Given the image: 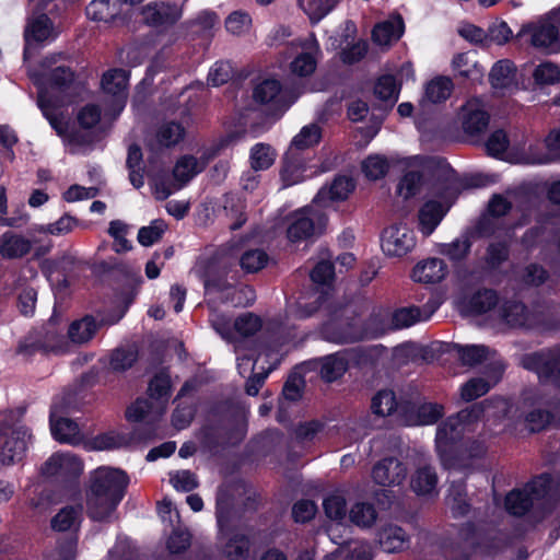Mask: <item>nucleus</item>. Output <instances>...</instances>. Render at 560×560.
I'll return each instance as SVG.
<instances>
[{
    "label": "nucleus",
    "mask_w": 560,
    "mask_h": 560,
    "mask_svg": "<svg viewBox=\"0 0 560 560\" xmlns=\"http://www.w3.org/2000/svg\"><path fill=\"white\" fill-rule=\"evenodd\" d=\"M521 364L537 373L540 380L551 381L560 387V348L525 354Z\"/></svg>",
    "instance_id": "9d476101"
},
{
    "label": "nucleus",
    "mask_w": 560,
    "mask_h": 560,
    "mask_svg": "<svg viewBox=\"0 0 560 560\" xmlns=\"http://www.w3.org/2000/svg\"><path fill=\"white\" fill-rule=\"evenodd\" d=\"M443 415V406L435 402L421 405L407 402L401 404L399 408V421L407 427L430 425L435 423Z\"/></svg>",
    "instance_id": "4468645a"
},
{
    "label": "nucleus",
    "mask_w": 560,
    "mask_h": 560,
    "mask_svg": "<svg viewBox=\"0 0 560 560\" xmlns=\"http://www.w3.org/2000/svg\"><path fill=\"white\" fill-rule=\"evenodd\" d=\"M500 318L511 327L530 326L532 320L526 306L516 301H508L499 308Z\"/></svg>",
    "instance_id": "c9c22d12"
},
{
    "label": "nucleus",
    "mask_w": 560,
    "mask_h": 560,
    "mask_svg": "<svg viewBox=\"0 0 560 560\" xmlns=\"http://www.w3.org/2000/svg\"><path fill=\"white\" fill-rule=\"evenodd\" d=\"M206 161L199 160L194 155L180 156L173 167V186L180 189L187 185L195 176L206 168Z\"/></svg>",
    "instance_id": "393cba45"
},
{
    "label": "nucleus",
    "mask_w": 560,
    "mask_h": 560,
    "mask_svg": "<svg viewBox=\"0 0 560 560\" xmlns=\"http://www.w3.org/2000/svg\"><path fill=\"white\" fill-rule=\"evenodd\" d=\"M407 477V467L396 457H386L376 463L372 469V478L382 487L400 486Z\"/></svg>",
    "instance_id": "6ab92c4d"
},
{
    "label": "nucleus",
    "mask_w": 560,
    "mask_h": 560,
    "mask_svg": "<svg viewBox=\"0 0 560 560\" xmlns=\"http://www.w3.org/2000/svg\"><path fill=\"white\" fill-rule=\"evenodd\" d=\"M304 166L295 158L292 150L285 154L283 159V166L281 168V178L284 186H292L303 178Z\"/></svg>",
    "instance_id": "6e6d98bb"
},
{
    "label": "nucleus",
    "mask_w": 560,
    "mask_h": 560,
    "mask_svg": "<svg viewBox=\"0 0 560 560\" xmlns=\"http://www.w3.org/2000/svg\"><path fill=\"white\" fill-rule=\"evenodd\" d=\"M529 35L530 44L536 48L550 49L557 45L559 31L550 21H539L524 28Z\"/></svg>",
    "instance_id": "a878e982"
},
{
    "label": "nucleus",
    "mask_w": 560,
    "mask_h": 560,
    "mask_svg": "<svg viewBox=\"0 0 560 560\" xmlns=\"http://www.w3.org/2000/svg\"><path fill=\"white\" fill-rule=\"evenodd\" d=\"M498 304V295L491 289L475 292L468 300L467 307L474 314H485Z\"/></svg>",
    "instance_id": "603ef678"
},
{
    "label": "nucleus",
    "mask_w": 560,
    "mask_h": 560,
    "mask_svg": "<svg viewBox=\"0 0 560 560\" xmlns=\"http://www.w3.org/2000/svg\"><path fill=\"white\" fill-rule=\"evenodd\" d=\"M32 241L22 234L7 231L0 236V256L3 259H21L32 250Z\"/></svg>",
    "instance_id": "5701e85b"
},
{
    "label": "nucleus",
    "mask_w": 560,
    "mask_h": 560,
    "mask_svg": "<svg viewBox=\"0 0 560 560\" xmlns=\"http://www.w3.org/2000/svg\"><path fill=\"white\" fill-rule=\"evenodd\" d=\"M546 152H533L534 145L523 154L525 164H547L560 159V129L552 130L542 141Z\"/></svg>",
    "instance_id": "c85d7f7f"
},
{
    "label": "nucleus",
    "mask_w": 560,
    "mask_h": 560,
    "mask_svg": "<svg viewBox=\"0 0 560 560\" xmlns=\"http://www.w3.org/2000/svg\"><path fill=\"white\" fill-rule=\"evenodd\" d=\"M82 471V460L72 453H55L42 466L44 476L61 479L78 478Z\"/></svg>",
    "instance_id": "f3484780"
},
{
    "label": "nucleus",
    "mask_w": 560,
    "mask_h": 560,
    "mask_svg": "<svg viewBox=\"0 0 560 560\" xmlns=\"http://www.w3.org/2000/svg\"><path fill=\"white\" fill-rule=\"evenodd\" d=\"M494 352H491L485 346H463L458 349V355L464 365L475 366L483 361L490 360V364L495 361L492 355Z\"/></svg>",
    "instance_id": "5fc2aeb1"
},
{
    "label": "nucleus",
    "mask_w": 560,
    "mask_h": 560,
    "mask_svg": "<svg viewBox=\"0 0 560 560\" xmlns=\"http://www.w3.org/2000/svg\"><path fill=\"white\" fill-rule=\"evenodd\" d=\"M404 33V21L395 16L375 25L372 32V39L380 46H389L397 42Z\"/></svg>",
    "instance_id": "2f4dec72"
},
{
    "label": "nucleus",
    "mask_w": 560,
    "mask_h": 560,
    "mask_svg": "<svg viewBox=\"0 0 560 560\" xmlns=\"http://www.w3.org/2000/svg\"><path fill=\"white\" fill-rule=\"evenodd\" d=\"M149 399H137L126 411L129 421L155 420L161 417L171 394V376L166 371L154 375L149 383Z\"/></svg>",
    "instance_id": "20e7f679"
},
{
    "label": "nucleus",
    "mask_w": 560,
    "mask_h": 560,
    "mask_svg": "<svg viewBox=\"0 0 560 560\" xmlns=\"http://www.w3.org/2000/svg\"><path fill=\"white\" fill-rule=\"evenodd\" d=\"M470 246L471 244L467 237L456 238L451 243L442 244L439 253L453 261H459L468 255Z\"/></svg>",
    "instance_id": "774afa93"
},
{
    "label": "nucleus",
    "mask_w": 560,
    "mask_h": 560,
    "mask_svg": "<svg viewBox=\"0 0 560 560\" xmlns=\"http://www.w3.org/2000/svg\"><path fill=\"white\" fill-rule=\"evenodd\" d=\"M138 360V350L135 346L115 349L109 357V369L114 372H124L130 369Z\"/></svg>",
    "instance_id": "3c124183"
},
{
    "label": "nucleus",
    "mask_w": 560,
    "mask_h": 560,
    "mask_svg": "<svg viewBox=\"0 0 560 560\" xmlns=\"http://www.w3.org/2000/svg\"><path fill=\"white\" fill-rule=\"evenodd\" d=\"M548 478L538 477L523 489L512 490L505 498L506 511L515 516L524 515L535 501L547 492Z\"/></svg>",
    "instance_id": "1a4fd4ad"
},
{
    "label": "nucleus",
    "mask_w": 560,
    "mask_h": 560,
    "mask_svg": "<svg viewBox=\"0 0 560 560\" xmlns=\"http://www.w3.org/2000/svg\"><path fill=\"white\" fill-rule=\"evenodd\" d=\"M322 138V129L316 124L304 126L301 131L293 138L290 150H305L319 142Z\"/></svg>",
    "instance_id": "13d9d810"
},
{
    "label": "nucleus",
    "mask_w": 560,
    "mask_h": 560,
    "mask_svg": "<svg viewBox=\"0 0 560 560\" xmlns=\"http://www.w3.org/2000/svg\"><path fill=\"white\" fill-rule=\"evenodd\" d=\"M423 158L419 155L405 158L399 161L405 171L397 185V195L401 198L409 199L420 191L423 177Z\"/></svg>",
    "instance_id": "a211bd4d"
},
{
    "label": "nucleus",
    "mask_w": 560,
    "mask_h": 560,
    "mask_svg": "<svg viewBox=\"0 0 560 560\" xmlns=\"http://www.w3.org/2000/svg\"><path fill=\"white\" fill-rule=\"evenodd\" d=\"M399 408L400 406L397 404L396 396L392 390H380L372 398L371 409L376 416L387 417L397 411L399 417Z\"/></svg>",
    "instance_id": "8fccbe9b"
},
{
    "label": "nucleus",
    "mask_w": 560,
    "mask_h": 560,
    "mask_svg": "<svg viewBox=\"0 0 560 560\" xmlns=\"http://www.w3.org/2000/svg\"><path fill=\"white\" fill-rule=\"evenodd\" d=\"M253 98L260 105L268 106L269 110L283 112L294 102L290 92L282 89L276 79H266L255 85Z\"/></svg>",
    "instance_id": "ddd939ff"
},
{
    "label": "nucleus",
    "mask_w": 560,
    "mask_h": 560,
    "mask_svg": "<svg viewBox=\"0 0 560 560\" xmlns=\"http://www.w3.org/2000/svg\"><path fill=\"white\" fill-rule=\"evenodd\" d=\"M381 331L364 327L359 318L350 323H330L325 327V338L336 343H348L375 337Z\"/></svg>",
    "instance_id": "dca6fc26"
},
{
    "label": "nucleus",
    "mask_w": 560,
    "mask_h": 560,
    "mask_svg": "<svg viewBox=\"0 0 560 560\" xmlns=\"http://www.w3.org/2000/svg\"><path fill=\"white\" fill-rule=\"evenodd\" d=\"M303 52L298 55L291 62V70L294 74L306 77L316 69L317 56L319 55V45L313 35L302 44Z\"/></svg>",
    "instance_id": "b1692460"
},
{
    "label": "nucleus",
    "mask_w": 560,
    "mask_h": 560,
    "mask_svg": "<svg viewBox=\"0 0 560 560\" xmlns=\"http://www.w3.org/2000/svg\"><path fill=\"white\" fill-rule=\"evenodd\" d=\"M97 330V325L93 317L85 316L80 320L73 322L68 330L70 340L73 343H85L90 341Z\"/></svg>",
    "instance_id": "49530a36"
},
{
    "label": "nucleus",
    "mask_w": 560,
    "mask_h": 560,
    "mask_svg": "<svg viewBox=\"0 0 560 560\" xmlns=\"http://www.w3.org/2000/svg\"><path fill=\"white\" fill-rule=\"evenodd\" d=\"M339 0H299L301 9L308 15L313 23L325 18Z\"/></svg>",
    "instance_id": "4d7b16f0"
},
{
    "label": "nucleus",
    "mask_w": 560,
    "mask_h": 560,
    "mask_svg": "<svg viewBox=\"0 0 560 560\" xmlns=\"http://www.w3.org/2000/svg\"><path fill=\"white\" fill-rule=\"evenodd\" d=\"M269 257L264 249L254 248L244 252L240 258L241 268L248 273L258 272L268 264Z\"/></svg>",
    "instance_id": "680f3d73"
},
{
    "label": "nucleus",
    "mask_w": 560,
    "mask_h": 560,
    "mask_svg": "<svg viewBox=\"0 0 560 560\" xmlns=\"http://www.w3.org/2000/svg\"><path fill=\"white\" fill-rule=\"evenodd\" d=\"M381 240L382 250L388 257H402L410 253L417 244L413 230L404 223L386 228Z\"/></svg>",
    "instance_id": "9b49d317"
},
{
    "label": "nucleus",
    "mask_w": 560,
    "mask_h": 560,
    "mask_svg": "<svg viewBox=\"0 0 560 560\" xmlns=\"http://www.w3.org/2000/svg\"><path fill=\"white\" fill-rule=\"evenodd\" d=\"M30 438L26 430H13L1 448V462L5 465L20 462L25 454Z\"/></svg>",
    "instance_id": "bb28decb"
},
{
    "label": "nucleus",
    "mask_w": 560,
    "mask_h": 560,
    "mask_svg": "<svg viewBox=\"0 0 560 560\" xmlns=\"http://www.w3.org/2000/svg\"><path fill=\"white\" fill-rule=\"evenodd\" d=\"M489 77L494 89H506L515 82V68L508 59L499 60L493 65Z\"/></svg>",
    "instance_id": "37998d69"
},
{
    "label": "nucleus",
    "mask_w": 560,
    "mask_h": 560,
    "mask_svg": "<svg viewBox=\"0 0 560 560\" xmlns=\"http://www.w3.org/2000/svg\"><path fill=\"white\" fill-rule=\"evenodd\" d=\"M128 72L122 69H113L104 73L102 88L107 94L117 97V103L122 108L126 100V90L128 85Z\"/></svg>",
    "instance_id": "473e14b6"
},
{
    "label": "nucleus",
    "mask_w": 560,
    "mask_h": 560,
    "mask_svg": "<svg viewBox=\"0 0 560 560\" xmlns=\"http://www.w3.org/2000/svg\"><path fill=\"white\" fill-rule=\"evenodd\" d=\"M277 156L276 150L267 143H257L250 150L249 161L253 171L268 170Z\"/></svg>",
    "instance_id": "09e8293b"
},
{
    "label": "nucleus",
    "mask_w": 560,
    "mask_h": 560,
    "mask_svg": "<svg viewBox=\"0 0 560 560\" xmlns=\"http://www.w3.org/2000/svg\"><path fill=\"white\" fill-rule=\"evenodd\" d=\"M448 273L447 265L440 258H427L419 261L411 271V279L415 282L424 284L439 283Z\"/></svg>",
    "instance_id": "4be33fe9"
},
{
    "label": "nucleus",
    "mask_w": 560,
    "mask_h": 560,
    "mask_svg": "<svg viewBox=\"0 0 560 560\" xmlns=\"http://www.w3.org/2000/svg\"><path fill=\"white\" fill-rule=\"evenodd\" d=\"M56 35L52 22L46 14L34 16L28 21L24 32L26 48L32 43H42L56 37Z\"/></svg>",
    "instance_id": "7c9ffc66"
},
{
    "label": "nucleus",
    "mask_w": 560,
    "mask_h": 560,
    "mask_svg": "<svg viewBox=\"0 0 560 560\" xmlns=\"http://www.w3.org/2000/svg\"><path fill=\"white\" fill-rule=\"evenodd\" d=\"M377 542L385 552H401L409 546V536L401 527L388 524L380 529Z\"/></svg>",
    "instance_id": "c756f323"
},
{
    "label": "nucleus",
    "mask_w": 560,
    "mask_h": 560,
    "mask_svg": "<svg viewBox=\"0 0 560 560\" xmlns=\"http://www.w3.org/2000/svg\"><path fill=\"white\" fill-rule=\"evenodd\" d=\"M374 93L380 100L394 104L399 93L395 78L389 74L381 77L375 84Z\"/></svg>",
    "instance_id": "338daca9"
},
{
    "label": "nucleus",
    "mask_w": 560,
    "mask_h": 560,
    "mask_svg": "<svg viewBox=\"0 0 560 560\" xmlns=\"http://www.w3.org/2000/svg\"><path fill=\"white\" fill-rule=\"evenodd\" d=\"M372 546L365 541H352L327 555L324 560H372Z\"/></svg>",
    "instance_id": "4c0bfd02"
},
{
    "label": "nucleus",
    "mask_w": 560,
    "mask_h": 560,
    "mask_svg": "<svg viewBox=\"0 0 560 560\" xmlns=\"http://www.w3.org/2000/svg\"><path fill=\"white\" fill-rule=\"evenodd\" d=\"M184 137L185 129L180 124L175 121L164 122L158 128L151 147L153 150L171 148L178 144Z\"/></svg>",
    "instance_id": "f704fd0d"
},
{
    "label": "nucleus",
    "mask_w": 560,
    "mask_h": 560,
    "mask_svg": "<svg viewBox=\"0 0 560 560\" xmlns=\"http://www.w3.org/2000/svg\"><path fill=\"white\" fill-rule=\"evenodd\" d=\"M128 477L125 471L112 467H98L90 472L85 491L86 513L97 522L110 518L122 500Z\"/></svg>",
    "instance_id": "f03ea898"
},
{
    "label": "nucleus",
    "mask_w": 560,
    "mask_h": 560,
    "mask_svg": "<svg viewBox=\"0 0 560 560\" xmlns=\"http://www.w3.org/2000/svg\"><path fill=\"white\" fill-rule=\"evenodd\" d=\"M142 20L151 26H168L182 16V9L167 2H150L141 10Z\"/></svg>",
    "instance_id": "aec40b11"
},
{
    "label": "nucleus",
    "mask_w": 560,
    "mask_h": 560,
    "mask_svg": "<svg viewBox=\"0 0 560 560\" xmlns=\"http://www.w3.org/2000/svg\"><path fill=\"white\" fill-rule=\"evenodd\" d=\"M195 275L202 281L206 293H224L233 290L234 293L250 295L254 298V291L249 287L233 289L226 280V266L217 257L200 258L194 267Z\"/></svg>",
    "instance_id": "423d86ee"
},
{
    "label": "nucleus",
    "mask_w": 560,
    "mask_h": 560,
    "mask_svg": "<svg viewBox=\"0 0 560 560\" xmlns=\"http://www.w3.org/2000/svg\"><path fill=\"white\" fill-rule=\"evenodd\" d=\"M436 483V474L430 466L420 467L411 478V488L417 494H432L435 491Z\"/></svg>",
    "instance_id": "c03bdc74"
},
{
    "label": "nucleus",
    "mask_w": 560,
    "mask_h": 560,
    "mask_svg": "<svg viewBox=\"0 0 560 560\" xmlns=\"http://www.w3.org/2000/svg\"><path fill=\"white\" fill-rule=\"evenodd\" d=\"M453 70L457 75L475 80L481 77V70L478 68L477 61L469 52H460L454 56L452 61Z\"/></svg>",
    "instance_id": "864d4df0"
},
{
    "label": "nucleus",
    "mask_w": 560,
    "mask_h": 560,
    "mask_svg": "<svg viewBox=\"0 0 560 560\" xmlns=\"http://www.w3.org/2000/svg\"><path fill=\"white\" fill-rule=\"evenodd\" d=\"M61 57L62 55L58 54L44 58L38 69L30 73L38 89V107L59 136H63L68 129V120L60 108L71 102L63 92L74 80V73L69 67L56 66Z\"/></svg>",
    "instance_id": "f257e3e1"
},
{
    "label": "nucleus",
    "mask_w": 560,
    "mask_h": 560,
    "mask_svg": "<svg viewBox=\"0 0 560 560\" xmlns=\"http://www.w3.org/2000/svg\"><path fill=\"white\" fill-rule=\"evenodd\" d=\"M361 168L369 179L377 180L387 174L389 170V162L385 156L373 154L362 162Z\"/></svg>",
    "instance_id": "052dcab7"
},
{
    "label": "nucleus",
    "mask_w": 560,
    "mask_h": 560,
    "mask_svg": "<svg viewBox=\"0 0 560 560\" xmlns=\"http://www.w3.org/2000/svg\"><path fill=\"white\" fill-rule=\"evenodd\" d=\"M77 225L78 220L74 217L65 214L55 223L38 225L34 231L42 234L65 235L73 231Z\"/></svg>",
    "instance_id": "0e129e2a"
},
{
    "label": "nucleus",
    "mask_w": 560,
    "mask_h": 560,
    "mask_svg": "<svg viewBox=\"0 0 560 560\" xmlns=\"http://www.w3.org/2000/svg\"><path fill=\"white\" fill-rule=\"evenodd\" d=\"M120 0H93L86 7L89 19L97 22H109L120 13Z\"/></svg>",
    "instance_id": "ea45409f"
},
{
    "label": "nucleus",
    "mask_w": 560,
    "mask_h": 560,
    "mask_svg": "<svg viewBox=\"0 0 560 560\" xmlns=\"http://www.w3.org/2000/svg\"><path fill=\"white\" fill-rule=\"evenodd\" d=\"M82 508L67 505L51 518L50 526L56 532L75 530L81 523Z\"/></svg>",
    "instance_id": "a19ab883"
},
{
    "label": "nucleus",
    "mask_w": 560,
    "mask_h": 560,
    "mask_svg": "<svg viewBox=\"0 0 560 560\" xmlns=\"http://www.w3.org/2000/svg\"><path fill=\"white\" fill-rule=\"evenodd\" d=\"M347 370L348 360L343 353L337 352L319 360V374L325 382L338 380Z\"/></svg>",
    "instance_id": "e433bc0d"
},
{
    "label": "nucleus",
    "mask_w": 560,
    "mask_h": 560,
    "mask_svg": "<svg viewBox=\"0 0 560 560\" xmlns=\"http://www.w3.org/2000/svg\"><path fill=\"white\" fill-rule=\"evenodd\" d=\"M453 88L450 78L436 77L427 84L424 97L431 103L444 102L451 96Z\"/></svg>",
    "instance_id": "de8ad7c7"
},
{
    "label": "nucleus",
    "mask_w": 560,
    "mask_h": 560,
    "mask_svg": "<svg viewBox=\"0 0 560 560\" xmlns=\"http://www.w3.org/2000/svg\"><path fill=\"white\" fill-rule=\"evenodd\" d=\"M435 308L436 305H430V303H427L423 308L418 306L398 308L392 314V327L395 329H402L419 322L428 320Z\"/></svg>",
    "instance_id": "cd10ccee"
},
{
    "label": "nucleus",
    "mask_w": 560,
    "mask_h": 560,
    "mask_svg": "<svg viewBox=\"0 0 560 560\" xmlns=\"http://www.w3.org/2000/svg\"><path fill=\"white\" fill-rule=\"evenodd\" d=\"M290 328L285 325H279L268 338H264L259 342L248 340L240 341L235 346L237 354V369L241 375L253 372L256 363L262 357L267 363L278 362V352L280 348L293 339Z\"/></svg>",
    "instance_id": "7ed1b4c3"
},
{
    "label": "nucleus",
    "mask_w": 560,
    "mask_h": 560,
    "mask_svg": "<svg viewBox=\"0 0 560 560\" xmlns=\"http://www.w3.org/2000/svg\"><path fill=\"white\" fill-rule=\"evenodd\" d=\"M323 508L328 518L341 524L347 517V504L343 495L334 493L328 495L324 502Z\"/></svg>",
    "instance_id": "e2e57ef3"
},
{
    "label": "nucleus",
    "mask_w": 560,
    "mask_h": 560,
    "mask_svg": "<svg viewBox=\"0 0 560 560\" xmlns=\"http://www.w3.org/2000/svg\"><path fill=\"white\" fill-rule=\"evenodd\" d=\"M504 370V365L500 361L491 363V370L488 378L475 377L469 380L462 386L460 397L465 401H471L489 392L492 385L498 383Z\"/></svg>",
    "instance_id": "412c9836"
},
{
    "label": "nucleus",
    "mask_w": 560,
    "mask_h": 560,
    "mask_svg": "<svg viewBox=\"0 0 560 560\" xmlns=\"http://www.w3.org/2000/svg\"><path fill=\"white\" fill-rule=\"evenodd\" d=\"M249 539L237 533L229 538L223 552L230 560H245L249 555Z\"/></svg>",
    "instance_id": "bf43d9fd"
},
{
    "label": "nucleus",
    "mask_w": 560,
    "mask_h": 560,
    "mask_svg": "<svg viewBox=\"0 0 560 560\" xmlns=\"http://www.w3.org/2000/svg\"><path fill=\"white\" fill-rule=\"evenodd\" d=\"M377 516L374 504L357 502L350 508L348 518L360 528H371L376 523Z\"/></svg>",
    "instance_id": "79ce46f5"
},
{
    "label": "nucleus",
    "mask_w": 560,
    "mask_h": 560,
    "mask_svg": "<svg viewBox=\"0 0 560 560\" xmlns=\"http://www.w3.org/2000/svg\"><path fill=\"white\" fill-rule=\"evenodd\" d=\"M446 210L438 201L425 202L419 211V226L424 235H430L439 225Z\"/></svg>",
    "instance_id": "58836bf2"
},
{
    "label": "nucleus",
    "mask_w": 560,
    "mask_h": 560,
    "mask_svg": "<svg viewBox=\"0 0 560 560\" xmlns=\"http://www.w3.org/2000/svg\"><path fill=\"white\" fill-rule=\"evenodd\" d=\"M488 407L474 405L470 409L459 411L456 416L448 417L436 429L435 447L443 459L451 455L457 443L463 439L470 420L478 419Z\"/></svg>",
    "instance_id": "39448f33"
},
{
    "label": "nucleus",
    "mask_w": 560,
    "mask_h": 560,
    "mask_svg": "<svg viewBox=\"0 0 560 560\" xmlns=\"http://www.w3.org/2000/svg\"><path fill=\"white\" fill-rule=\"evenodd\" d=\"M71 405L72 398L68 394L55 398L50 409V430L57 441L78 445L84 439L79 425L74 421L61 417V413Z\"/></svg>",
    "instance_id": "0eeeda50"
},
{
    "label": "nucleus",
    "mask_w": 560,
    "mask_h": 560,
    "mask_svg": "<svg viewBox=\"0 0 560 560\" xmlns=\"http://www.w3.org/2000/svg\"><path fill=\"white\" fill-rule=\"evenodd\" d=\"M446 505L454 517L467 515L470 505L466 498V490L460 483H453L446 497Z\"/></svg>",
    "instance_id": "a18cd8bd"
},
{
    "label": "nucleus",
    "mask_w": 560,
    "mask_h": 560,
    "mask_svg": "<svg viewBox=\"0 0 560 560\" xmlns=\"http://www.w3.org/2000/svg\"><path fill=\"white\" fill-rule=\"evenodd\" d=\"M287 236L291 242H300L308 238L315 232V229H322L327 218L314 207H305L291 213L288 218Z\"/></svg>",
    "instance_id": "6e6552de"
},
{
    "label": "nucleus",
    "mask_w": 560,
    "mask_h": 560,
    "mask_svg": "<svg viewBox=\"0 0 560 560\" xmlns=\"http://www.w3.org/2000/svg\"><path fill=\"white\" fill-rule=\"evenodd\" d=\"M354 185L348 177H337L329 187H323L314 198L313 202L325 206L328 201L343 200L353 190Z\"/></svg>",
    "instance_id": "72a5a7b5"
},
{
    "label": "nucleus",
    "mask_w": 560,
    "mask_h": 560,
    "mask_svg": "<svg viewBox=\"0 0 560 560\" xmlns=\"http://www.w3.org/2000/svg\"><path fill=\"white\" fill-rule=\"evenodd\" d=\"M459 118L464 132L476 136L488 128L490 115L482 98L471 97L460 107Z\"/></svg>",
    "instance_id": "2eb2a0df"
},
{
    "label": "nucleus",
    "mask_w": 560,
    "mask_h": 560,
    "mask_svg": "<svg viewBox=\"0 0 560 560\" xmlns=\"http://www.w3.org/2000/svg\"><path fill=\"white\" fill-rule=\"evenodd\" d=\"M533 78L539 85L558 83L560 82V68L551 61L541 62L535 68Z\"/></svg>",
    "instance_id": "69168bd1"
},
{
    "label": "nucleus",
    "mask_w": 560,
    "mask_h": 560,
    "mask_svg": "<svg viewBox=\"0 0 560 560\" xmlns=\"http://www.w3.org/2000/svg\"><path fill=\"white\" fill-rule=\"evenodd\" d=\"M68 341L57 330L52 323H49L36 337H30L19 346V352L32 354L36 351L46 353H63L68 350Z\"/></svg>",
    "instance_id": "f8f14e48"
}]
</instances>
